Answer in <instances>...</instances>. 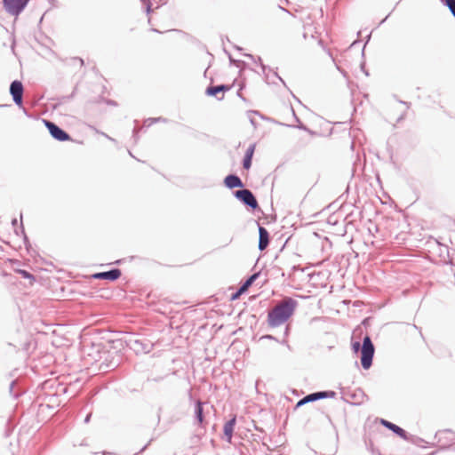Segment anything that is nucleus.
Returning a JSON list of instances; mask_svg holds the SVG:
<instances>
[{
    "label": "nucleus",
    "mask_w": 455,
    "mask_h": 455,
    "mask_svg": "<svg viewBox=\"0 0 455 455\" xmlns=\"http://www.w3.org/2000/svg\"><path fill=\"white\" fill-rule=\"evenodd\" d=\"M297 307V301L292 298H285L275 306L267 315V323L271 327H278L284 323L292 315Z\"/></svg>",
    "instance_id": "1"
},
{
    "label": "nucleus",
    "mask_w": 455,
    "mask_h": 455,
    "mask_svg": "<svg viewBox=\"0 0 455 455\" xmlns=\"http://www.w3.org/2000/svg\"><path fill=\"white\" fill-rule=\"evenodd\" d=\"M361 363L363 369L367 370L371 366L374 355V346L369 336H365L361 347Z\"/></svg>",
    "instance_id": "2"
},
{
    "label": "nucleus",
    "mask_w": 455,
    "mask_h": 455,
    "mask_svg": "<svg viewBox=\"0 0 455 455\" xmlns=\"http://www.w3.org/2000/svg\"><path fill=\"white\" fill-rule=\"evenodd\" d=\"M28 0H3L5 11L13 16H18L27 6Z\"/></svg>",
    "instance_id": "3"
},
{
    "label": "nucleus",
    "mask_w": 455,
    "mask_h": 455,
    "mask_svg": "<svg viewBox=\"0 0 455 455\" xmlns=\"http://www.w3.org/2000/svg\"><path fill=\"white\" fill-rule=\"evenodd\" d=\"M235 196L251 209H256L258 207V202L252 192L249 189L236 190L235 192Z\"/></svg>",
    "instance_id": "4"
},
{
    "label": "nucleus",
    "mask_w": 455,
    "mask_h": 455,
    "mask_svg": "<svg viewBox=\"0 0 455 455\" xmlns=\"http://www.w3.org/2000/svg\"><path fill=\"white\" fill-rule=\"evenodd\" d=\"M44 122L52 138L59 141L69 140V135L57 124L48 120H44Z\"/></svg>",
    "instance_id": "5"
},
{
    "label": "nucleus",
    "mask_w": 455,
    "mask_h": 455,
    "mask_svg": "<svg viewBox=\"0 0 455 455\" xmlns=\"http://www.w3.org/2000/svg\"><path fill=\"white\" fill-rule=\"evenodd\" d=\"M10 93L14 103L18 106L22 104L23 85L21 82L15 80L10 85Z\"/></svg>",
    "instance_id": "6"
},
{
    "label": "nucleus",
    "mask_w": 455,
    "mask_h": 455,
    "mask_svg": "<svg viewBox=\"0 0 455 455\" xmlns=\"http://www.w3.org/2000/svg\"><path fill=\"white\" fill-rule=\"evenodd\" d=\"M130 347L136 353H149L152 349L153 344L150 342H143L142 340L134 339L131 340Z\"/></svg>",
    "instance_id": "7"
},
{
    "label": "nucleus",
    "mask_w": 455,
    "mask_h": 455,
    "mask_svg": "<svg viewBox=\"0 0 455 455\" xmlns=\"http://www.w3.org/2000/svg\"><path fill=\"white\" fill-rule=\"evenodd\" d=\"M121 276V270L118 268H114L105 272L96 273L92 275L94 279H105L115 281Z\"/></svg>",
    "instance_id": "8"
},
{
    "label": "nucleus",
    "mask_w": 455,
    "mask_h": 455,
    "mask_svg": "<svg viewBox=\"0 0 455 455\" xmlns=\"http://www.w3.org/2000/svg\"><path fill=\"white\" fill-rule=\"evenodd\" d=\"M259 274L251 275L242 285L241 287L231 295V300L237 299L244 291L248 290V288L253 283V282L257 279Z\"/></svg>",
    "instance_id": "9"
},
{
    "label": "nucleus",
    "mask_w": 455,
    "mask_h": 455,
    "mask_svg": "<svg viewBox=\"0 0 455 455\" xmlns=\"http://www.w3.org/2000/svg\"><path fill=\"white\" fill-rule=\"evenodd\" d=\"M269 243V235L267 230L259 226V250L263 251L265 250Z\"/></svg>",
    "instance_id": "10"
},
{
    "label": "nucleus",
    "mask_w": 455,
    "mask_h": 455,
    "mask_svg": "<svg viewBox=\"0 0 455 455\" xmlns=\"http://www.w3.org/2000/svg\"><path fill=\"white\" fill-rule=\"evenodd\" d=\"M334 395H335V393L333 391H331V392H326V391L315 392V393H312V394H309V395H306L305 396V401H307V403L315 402V401H317L319 399L331 397Z\"/></svg>",
    "instance_id": "11"
},
{
    "label": "nucleus",
    "mask_w": 455,
    "mask_h": 455,
    "mask_svg": "<svg viewBox=\"0 0 455 455\" xmlns=\"http://www.w3.org/2000/svg\"><path fill=\"white\" fill-rule=\"evenodd\" d=\"M224 183L228 188H242L243 186L241 179L235 174L228 175L225 178Z\"/></svg>",
    "instance_id": "12"
},
{
    "label": "nucleus",
    "mask_w": 455,
    "mask_h": 455,
    "mask_svg": "<svg viewBox=\"0 0 455 455\" xmlns=\"http://www.w3.org/2000/svg\"><path fill=\"white\" fill-rule=\"evenodd\" d=\"M255 148H256V145L254 143L251 144L245 152L243 161V166L246 170L251 168V159H252V156H253V154L255 151Z\"/></svg>",
    "instance_id": "13"
},
{
    "label": "nucleus",
    "mask_w": 455,
    "mask_h": 455,
    "mask_svg": "<svg viewBox=\"0 0 455 455\" xmlns=\"http://www.w3.org/2000/svg\"><path fill=\"white\" fill-rule=\"evenodd\" d=\"M381 424L386 427L387 429L393 431L395 434L398 435L399 436L401 437H403L405 438L406 436V433L405 431L400 427L399 426L392 423V422H389L386 419H381Z\"/></svg>",
    "instance_id": "14"
},
{
    "label": "nucleus",
    "mask_w": 455,
    "mask_h": 455,
    "mask_svg": "<svg viewBox=\"0 0 455 455\" xmlns=\"http://www.w3.org/2000/svg\"><path fill=\"white\" fill-rule=\"evenodd\" d=\"M229 90V87L224 84L210 86L206 89V94L209 96H217L220 92H224Z\"/></svg>",
    "instance_id": "15"
},
{
    "label": "nucleus",
    "mask_w": 455,
    "mask_h": 455,
    "mask_svg": "<svg viewBox=\"0 0 455 455\" xmlns=\"http://www.w3.org/2000/svg\"><path fill=\"white\" fill-rule=\"evenodd\" d=\"M235 424V418H233V419H229L228 422H226V424L224 426V434L227 436L228 441H230L232 438Z\"/></svg>",
    "instance_id": "16"
},
{
    "label": "nucleus",
    "mask_w": 455,
    "mask_h": 455,
    "mask_svg": "<svg viewBox=\"0 0 455 455\" xmlns=\"http://www.w3.org/2000/svg\"><path fill=\"white\" fill-rule=\"evenodd\" d=\"M204 403L197 401L195 406V416L199 424L204 422Z\"/></svg>",
    "instance_id": "17"
},
{
    "label": "nucleus",
    "mask_w": 455,
    "mask_h": 455,
    "mask_svg": "<svg viewBox=\"0 0 455 455\" xmlns=\"http://www.w3.org/2000/svg\"><path fill=\"white\" fill-rule=\"evenodd\" d=\"M444 4L455 17V0H444Z\"/></svg>",
    "instance_id": "18"
},
{
    "label": "nucleus",
    "mask_w": 455,
    "mask_h": 455,
    "mask_svg": "<svg viewBox=\"0 0 455 455\" xmlns=\"http://www.w3.org/2000/svg\"><path fill=\"white\" fill-rule=\"evenodd\" d=\"M360 347H361V344L358 341H355L352 344V348H353L354 352H355V353H357L359 351Z\"/></svg>",
    "instance_id": "19"
},
{
    "label": "nucleus",
    "mask_w": 455,
    "mask_h": 455,
    "mask_svg": "<svg viewBox=\"0 0 455 455\" xmlns=\"http://www.w3.org/2000/svg\"><path fill=\"white\" fill-rule=\"evenodd\" d=\"M20 273L22 275L23 277L25 278H33L32 275L29 274L28 271L26 270H20Z\"/></svg>",
    "instance_id": "20"
},
{
    "label": "nucleus",
    "mask_w": 455,
    "mask_h": 455,
    "mask_svg": "<svg viewBox=\"0 0 455 455\" xmlns=\"http://www.w3.org/2000/svg\"><path fill=\"white\" fill-rule=\"evenodd\" d=\"M143 2L147 4V13L149 14L151 12V4L149 0H143Z\"/></svg>",
    "instance_id": "21"
},
{
    "label": "nucleus",
    "mask_w": 455,
    "mask_h": 455,
    "mask_svg": "<svg viewBox=\"0 0 455 455\" xmlns=\"http://www.w3.org/2000/svg\"><path fill=\"white\" fill-rule=\"evenodd\" d=\"M307 403V401H305V397H303L302 399H300V400L297 403L296 407H300V406L304 405V404H305V403Z\"/></svg>",
    "instance_id": "22"
},
{
    "label": "nucleus",
    "mask_w": 455,
    "mask_h": 455,
    "mask_svg": "<svg viewBox=\"0 0 455 455\" xmlns=\"http://www.w3.org/2000/svg\"><path fill=\"white\" fill-rule=\"evenodd\" d=\"M91 418V414H88L84 419V423H88Z\"/></svg>",
    "instance_id": "23"
},
{
    "label": "nucleus",
    "mask_w": 455,
    "mask_h": 455,
    "mask_svg": "<svg viewBox=\"0 0 455 455\" xmlns=\"http://www.w3.org/2000/svg\"><path fill=\"white\" fill-rule=\"evenodd\" d=\"M158 120H160V118H157V119H156V118L155 119H148V121L150 122L149 124H151L152 123L156 122Z\"/></svg>",
    "instance_id": "24"
},
{
    "label": "nucleus",
    "mask_w": 455,
    "mask_h": 455,
    "mask_svg": "<svg viewBox=\"0 0 455 455\" xmlns=\"http://www.w3.org/2000/svg\"><path fill=\"white\" fill-rule=\"evenodd\" d=\"M297 127H298L299 129H301V130H306V127H305L303 124H299V125H297Z\"/></svg>",
    "instance_id": "25"
},
{
    "label": "nucleus",
    "mask_w": 455,
    "mask_h": 455,
    "mask_svg": "<svg viewBox=\"0 0 455 455\" xmlns=\"http://www.w3.org/2000/svg\"><path fill=\"white\" fill-rule=\"evenodd\" d=\"M275 76L279 78V80H280L283 84H284V82H283V78L279 77V76H277V74H275Z\"/></svg>",
    "instance_id": "26"
},
{
    "label": "nucleus",
    "mask_w": 455,
    "mask_h": 455,
    "mask_svg": "<svg viewBox=\"0 0 455 455\" xmlns=\"http://www.w3.org/2000/svg\"><path fill=\"white\" fill-rule=\"evenodd\" d=\"M292 113H293V116H295V118H296V121L299 122V118H297V116H295V113H294V111H293V110H292Z\"/></svg>",
    "instance_id": "27"
},
{
    "label": "nucleus",
    "mask_w": 455,
    "mask_h": 455,
    "mask_svg": "<svg viewBox=\"0 0 455 455\" xmlns=\"http://www.w3.org/2000/svg\"><path fill=\"white\" fill-rule=\"evenodd\" d=\"M303 37H304L305 39L307 38V33H306V32L303 34Z\"/></svg>",
    "instance_id": "28"
},
{
    "label": "nucleus",
    "mask_w": 455,
    "mask_h": 455,
    "mask_svg": "<svg viewBox=\"0 0 455 455\" xmlns=\"http://www.w3.org/2000/svg\"><path fill=\"white\" fill-rule=\"evenodd\" d=\"M17 223V220H12V224L15 225Z\"/></svg>",
    "instance_id": "29"
}]
</instances>
